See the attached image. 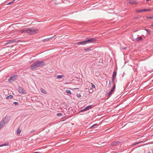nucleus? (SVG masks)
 Masks as SVG:
<instances>
[{"label": "nucleus", "mask_w": 153, "mask_h": 153, "mask_svg": "<svg viewBox=\"0 0 153 153\" xmlns=\"http://www.w3.org/2000/svg\"><path fill=\"white\" fill-rule=\"evenodd\" d=\"M119 142H118L117 141L114 142L113 143H112L111 144V145L112 146H114L117 144L118 143H120Z\"/></svg>", "instance_id": "obj_14"}, {"label": "nucleus", "mask_w": 153, "mask_h": 153, "mask_svg": "<svg viewBox=\"0 0 153 153\" xmlns=\"http://www.w3.org/2000/svg\"><path fill=\"white\" fill-rule=\"evenodd\" d=\"M115 88H112V89L111 90H112V91L114 92V91Z\"/></svg>", "instance_id": "obj_37"}, {"label": "nucleus", "mask_w": 153, "mask_h": 153, "mask_svg": "<svg viewBox=\"0 0 153 153\" xmlns=\"http://www.w3.org/2000/svg\"><path fill=\"white\" fill-rule=\"evenodd\" d=\"M7 38H11L10 37Z\"/></svg>", "instance_id": "obj_47"}, {"label": "nucleus", "mask_w": 153, "mask_h": 153, "mask_svg": "<svg viewBox=\"0 0 153 153\" xmlns=\"http://www.w3.org/2000/svg\"><path fill=\"white\" fill-rule=\"evenodd\" d=\"M126 47H125V48H123L122 49L123 50H125L126 49Z\"/></svg>", "instance_id": "obj_40"}, {"label": "nucleus", "mask_w": 153, "mask_h": 153, "mask_svg": "<svg viewBox=\"0 0 153 153\" xmlns=\"http://www.w3.org/2000/svg\"><path fill=\"white\" fill-rule=\"evenodd\" d=\"M93 91V90L92 89H90L89 90V92L90 93L92 92Z\"/></svg>", "instance_id": "obj_34"}, {"label": "nucleus", "mask_w": 153, "mask_h": 153, "mask_svg": "<svg viewBox=\"0 0 153 153\" xmlns=\"http://www.w3.org/2000/svg\"><path fill=\"white\" fill-rule=\"evenodd\" d=\"M141 143V142H137V143H133L132 144V146H134V145H136L137 144H138L139 143Z\"/></svg>", "instance_id": "obj_24"}, {"label": "nucleus", "mask_w": 153, "mask_h": 153, "mask_svg": "<svg viewBox=\"0 0 153 153\" xmlns=\"http://www.w3.org/2000/svg\"><path fill=\"white\" fill-rule=\"evenodd\" d=\"M64 76L63 75H57L56 78L58 79H60L63 78Z\"/></svg>", "instance_id": "obj_17"}, {"label": "nucleus", "mask_w": 153, "mask_h": 153, "mask_svg": "<svg viewBox=\"0 0 153 153\" xmlns=\"http://www.w3.org/2000/svg\"><path fill=\"white\" fill-rule=\"evenodd\" d=\"M58 37V36H56V37Z\"/></svg>", "instance_id": "obj_49"}, {"label": "nucleus", "mask_w": 153, "mask_h": 153, "mask_svg": "<svg viewBox=\"0 0 153 153\" xmlns=\"http://www.w3.org/2000/svg\"><path fill=\"white\" fill-rule=\"evenodd\" d=\"M79 89V88H74V90H75L77 89Z\"/></svg>", "instance_id": "obj_43"}, {"label": "nucleus", "mask_w": 153, "mask_h": 153, "mask_svg": "<svg viewBox=\"0 0 153 153\" xmlns=\"http://www.w3.org/2000/svg\"><path fill=\"white\" fill-rule=\"evenodd\" d=\"M97 125V124H94L93 125H92V126H91V127H90V128H94V127L95 126H96Z\"/></svg>", "instance_id": "obj_31"}, {"label": "nucleus", "mask_w": 153, "mask_h": 153, "mask_svg": "<svg viewBox=\"0 0 153 153\" xmlns=\"http://www.w3.org/2000/svg\"><path fill=\"white\" fill-rule=\"evenodd\" d=\"M86 110H87V109H85V108H84V109H82V110H81V112H82V111H86Z\"/></svg>", "instance_id": "obj_35"}, {"label": "nucleus", "mask_w": 153, "mask_h": 153, "mask_svg": "<svg viewBox=\"0 0 153 153\" xmlns=\"http://www.w3.org/2000/svg\"><path fill=\"white\" fill-rule=\"evenodd\" d=\"M91 84L92 85V87L93 88H95V85L93 84H92V83H91Z\"/></svg>", "instance_id": "obj_33"}, {"label": "nucleus", "mask_w": 153, "mask_h": 153, "mask_svg": "<svg viewBox=\"0 0 153 153\" xmlns=\"http://www.w3.org/2000/svg\"><path fill=\"white\" fill-rule=\"evenodd\" d=\"M115 88H112V89L111 90H112V91L114 92V91Z\"/></svg>", "instance_id": "obj_38"}, {"label": "nucleus", "mask_w": 153, "mask_h": 153, "mask_svg": "<svg viewBox=\"0 0 153 153\" xmlns=\"http://www.w3.org/2000/svg\"><path fill=\"white\" fill-rule=\"evenodd\" d=\"M136 38L140 39V38H141V37H137Z\"/></svg>", "instance_id": "obj_44"}, {"label": "nucleus", "mask_w": 153, "mask_h": 153, "mask_svg": "<svg viewBox=\"0 0 153 153\" xmlns=\"http://www.w3.org/2000/svg\"><path fill=\"white\" fill-rule=\"evenodd\" d=\"M18 90L19 92L22 94H25V91H24L23 89L21 87H19L18 88Z\"/></svg>", "instance_id": "obj_6"}, {"label": "nucleus", "mask_w": 153, "mask_h": 153, "mask_svg": "<svg viewBox=\"0 0 153 153\" xmlns=\"http://www.w3.org/2000/svg\"><path fill=\"white\" fill-rule=\"evenodd\" d=\"M13 96L11 95H10L7 96L6 97V99H9L12 98H13Z\"/></svg>", "instance_id": "obj_15"}, {"label": "nucleus", "mask_w": 153, "mask_h": 153, "mask_svg": "<svg viewBox=\"0 0 153 153\" xmlns=\"http://www.w3.org/2000/svg\"><path fill=\"white\" fill-rule=\"evenodd\" d=\"M13 104L16 105H19L18 102H13Z\"/></svg>", "instance_id": "obj_25"}, {"label": "nucleus", "mask_w": 153, "mask_h": 153, "mask_svg": "<svg viewBox=\"0 0 153 153\" xmlns=\"http://www.w3.org/2000/svg\"><path fill=\"white\" fill-rule=\"evenodd\" d=\"M66 92L69 95L71 94L72 93L71 92V91L70 90H66Z\"/></svg>", "instance_id": "obj_18"}, {"label": "nucleus", "mask_w": 153, "mask_h": 153, "mask_svg": "<svg viewBox=\"0 0 153 153\" xmlns=\"http://www.w3.org/2000/svg\"><path fill=\"white\" fill-rule=\"evenodd\" d=\"M17 39H15L10 40L8 41V42L5 43L6 45H7L9 43H11L14 42H16L18 41L17 40Z\"/></svg>", "instance_id": "obj_7"}, {"label": "nucleus", "mask_w": 153, "mask_h": 153, "mask_svg": "<svg viewBox=\"0 0 153 153\" xmlns=\"http://www.w3.org/2000/svg\"><path fill=\"white\" fill-rule=\"evenodd\" d=\"M38 31L36 29L33 28H24L20 31V32L27 33L30 35H32L36 33Z\"/></svg>", "instance_id": "obj_1"}, {"label": "nucleus", "mask_w": 153, "mask_h": 153, "mask_svg": "<svg viewBox=\"0 0 153 153\" xmlns=\"http://www.w3.org/2000/svg\"><path fill=\"white\" fill-rule=\"evenodd\" d=\"M151 26H153V24H151Z\"/></svg>", "instance_id": "obj_45"}, {"label": "nucleus", "mask_w": 153, "mask_h": 153, "mask_svg": "<svg viewBox=\"0 0 153 153\" xmlns=\"http://www.w3.org/2000/svg\"><path fill=\"white\" fill-rule=\"evenodd\" d=\"M9 117L8 116L5 117L2 119L1 121L4 123L6 124L9 122Z\"/></svg>", "instance_id": "obj_4"}, {"label": "nucleus", "mask_w": 153, "mask_h": 153, "mask_svg": "<svg viewBox=\"0 0 153 153\" xmlns=\"http://www.w3.org/2000/svg\"><path fill=\"white\" fill-rule=\"evenodd\" d=\"M129 3L130 4H137V2H136L132 0H130L129 1Z\"/></svg>", "instance_id": "obj_9"}, {"label": "nucleus", "mask_w": 153, "mask_h": 153, "mask_svg": "<svg viewBox=\"0 0 153 153\" xmlns=\"http://www.w3.org/2000/svg\"><path fill=\"white\" fill-rule=\"evenodd\" d=\"M91 49V48H85L84 49V50L85 51H87L88 50H90Z\"/></svg>", "instance_id": "obj_27"}, {"label": "nucleus", "mask_w": 153, "mask_h": 153, "mask_svg": "<svg viewBox=\"0 0 153 153\" xmlns=\"http://www.w3.org/2000/svg\"><path fill=\"white\" fill-rule=\"evenodd\" d=\"M91 105H89L88 106L86 107L85 108V109H87V110H88L90 108H91Z\"/></svg>", "instance_id": "obj_22"}, {"label": "nucleus", "mask_w": 153, "mask_h": 153, "mask_svg": "<svg viewBox=\"0 0 153 153\" xmlns=\"http://www.w3.org/2000/svg\"><path fill=\"white\" fill-rule=\"evenodd\" d=\"M95 39H89L88 40L85 41L80 42H78L77 43V44L78 45H84L87 43L88 42L89 43H93L95 41Z\"/></svg>", "instance_id": "obj_3"}, {"label": "nucleus", "mask_w": 153, "mask_h": 153, "mask_svg": "<svg viewBox=\"0 0 153 153\" xmlns=\"http://www.w3.org/2000/svg\"><path fill=\"white\" fill-rule=\"evenodd\" d=\"M16 76L15 75H13V76L10 77L8 79L9 82H13L16 79Z\"/></svg>", "instance_id": "obj_5"}, {"label": "nucleus", "mask_w": 153, "mask_h": 153, "mask_svg": "<svg viewBox=\"0 0 153 153\" xmlns=\"http://www.w3.org/2000/svg\"><path fill=\"white\" fill-rule=\"evenodd\" d=\"M5 125V124L1 121V122L0 123V130L4 127Z\"/></svg>", "instance_id": "obj_11"}, {"label": "nucleus", "mask_w": 153, "mask_h": 153, "mask_svg": "<svg viewBox=\"0 0 153 153\" xmlns=\"http://www.w3.org/2000/svg\"><path fill=\"white\" fill-rule=\"evenodd\" d=\"M135 39L137 41H138L142 39Z\"/></svg>", "instance_id": "obj_39"}, {"label": "nucleus", "mask_w": 153, "mask_h": 153, "mask_svg": "<svg viewBox=\"0 0 153 153\" xmlns=\"http://www.w3.org/2000/svg\"><path fill=\"white\" fill-rule=\"evenodd\" d=\"M143 11H149L151 10V9H143Z\"/></svg>", "instance_id": "obj_29"}, {"label": "nucleus", "mask_w": 153, "mask_h": 153, "mask_svg": "<svg viewBox=\"0 0 153 153\" xmlns=\"http://www.w3.org/2000/svg\"><path fill=\"white\" fill-rule=\"evenodd\" d=\"M143 11V9L138 10L136 11V12L137 13L142 12Z\"/></svg>", "instance_id": "obj_19"}, {"label": "nucleus", "mask_w": 153, "mask_h": 153, "mask_svg": "<svg viewBox=\"0 0 153 153\" xmlns=\"http://www.w3.org/2000/svg\"><path fill=\"white\" fill-rule=\"evenodd\" d=\"M15 1V0H13L12 1H11V2H9V3H8L7 4V5H10V4H13L14 2Z\"/></svg>", "instance_id": "obj_26"}, {"label": "nucleus", "mask_w": 153, "mask_h": 153, "mask_svg": "<svg viewBox=\"0 0 153 153\" xmlns=\"http://www.w3.org/2000/svg\"><path fill=\"white\" fill-rule=\"evenodd\" d=\"M148 153H150V152H148Z\"/></svg>", "instance_id": "obj_48"}, {"label": "nucleus", "mask_w": 153, "mask_h": 153, "mask_svg": "<svg viewBox=\"0 0 153 153\" xmlns=\"http://www.w3.org/2000/svg\"><path fill=\"white\" fill-rule=\"evenodd\" d=\"M109 87H110L111 85V82H110L108 85Z\"/></svg>", "instance_id": "obj_36"}, {"label": "nucleus", "mask_w": 153, "mask_h": 153, "mask_svg": "<svg viewBox=\"0 0 153 153\" xmlns=\"http://www.w3.org/2000/svg\"><path fill=\"white\" fill-rule=\"evenodd\" d=\"M146 31H147V32H148V33L149 34H150V33H151V31L149 30V29H147V28H146V29H144Z\"/></svg>", "instance_id": "obj_20"}, {"label": "nucleus", "mask_w": 153, "mask_h": 153, "mask_svg": "<svg viewBox=\"0 0 153 153\" xmlns=\"http://www.w3.org/2000/svg\"><path fill=\"white\" fill-rule=\"evenodd\" d=\"M76 96L77 97H78V98H79L80 97H81V95H80V94H76Z\"/></svg>", "instance_id": "obj_32"}, {"label": "nucleus", "mask_w": 153, "mask_h": 153, "mask_svg": "<svg viewBox=\"0 0 153 153\" xmlns=\"http://www.w3.org/2000/svg\"><path fill=\"white\" fill-rule=\"evenodd\" d=\"M117 74V72L116 71H114L113 74V78H112V81L113 82H114V80L115 79L114 77L116 76Z\"/></svg>", "instance_id": "obj_8"}, {"label": "nucleus", "mask_w": 153, "mask_h": 153, "mask_svg": "<svg viewBox=\"0 0 153 153\" xmlns=\"http://www.w3.org/2000/svg\"><path fill=\"white\" fill-rule=\"evenodd\" d=\"M141 16H137L134 19H138V18H141Z\"/></svg>", "instance_id": "obj_30"}, {"label": "nucleus", "mask_w": 153, "mask_h": 153, "mask_svg": "<svg viewBox=\"0 0 153 153\" xmlns=\"http://www.w3.org/2000/svg\"><path fill=\"white\" fill-rule=\"evenodd\" d=\"M65 84H68V82H66L65 83Z\"/></svg>", "instance_id": "obj_46"}, {"label": "nucleus", "mask_w": 153, "mask_h": 153, "mask_svg": "<svg viewBox=\"0 0 153 153\" xmlns=\"http://www.w3.org/2000/svg\"><path fill=\"white\" fill-rule=\"evenodd\" d=\"M44 64V62L42 61H36L32 65L30 66V68L32 70L37 68L43 65Z\"/></svg>", "instance_id": "obj_2"}, {"label": "nucleus", "mask_w": 153, "mask_h": 153, "mask_svg": "<svg viewBox=\"0 0 153 153\" xmlns=\"http://www.w3.org/2000/svg\"><path fill=\"white\" fill-rule=\"evenodd\" d=\"M54 36H52V37H51L49 38H50V39H51V38H52L53 37H54Z\"/></svg>", "instance_id": "obj_42"}, {"label": "nucleus", "mask_w": 153, "mask_h": 153, "mask_svg": "<svg viewBox=\"0 0 153 153\" xmlns=\"http://www.w3.org/2000/svg\"><path fill=\"white\" fill-rule=\"evenodd\" d=\"M21 129H20V128H18L17 130V134L18 135H19L21 132Z\"/></svg>", "instance_id": "obj_12"}, {"label": "nucleus", "mask_w": 153, "mask_h": 153, "mask_svg": "<svg viewBox=\"0 0 153 153\" xmlns=\"http://www.w3.org/2000/svg\"><path fill=\"white\" fill-rule=\"evenodd\" d=\"M113 88H115V85H114L113 86Z\"/></svg>", "instance_id": "obj_41"}, {"label": "nucleus", "mask_w": 153, "mask_h": 153, "mask_svg": "<svg viewBox=\"0 0 153 153\" xmlns=\"http://www.w3.org/2000/svg\"><path fill=\"white\" fill-rule=\"evenodd\" d=\"M146 18L147 19H153V16H151V17H148V16H147L146 17Z\"/></svg>", "instance_id": "obj_28"}, {"label": "nucleus", "mask_w": 153, "mask_h": 153, "mask_svg": "<svg viewBox=\"0 0 153 153\" xmlns=\"http://www.w3.org/2000/svg\"><path fill=\"white\" fill-rule=\"evenodd\" d=\"M9 145V143H4L0 145V147H2L4 146H8Z\"/></svg>", "instance_id": "obj_16"}, {"label": "nucleus", "mask_w": 153, "mask_h": 153, "mask_svg": "<svg viewBox=\"0 0 153 153\" xmlns=\"http://www.w3.org/2000/svg\"><path fill=\"white\" fill-rule=\"evenodd\" d=\"M40 91H41L43 93L45 94H47V92L44 89L42 88H40Z\"/></svg>", "instance_id": "obj_13"}, {"label": "nucleus", "mask_w": 153, "mask_h": 153, "mask_svg": "<svg viewBox=\"0 0 153 153\" xmlns=\"http://www.w3.org/2000/svg\"><path fill=\"white\" fill-rule=\"evenodd\" d=\"M50 40V39H43L42 41L44 42H46L47 41H48Z\"/></svg>", "instance_id": "obj_21"}, {"label": "nucleus", "mask_w": 153, "mask_h": 153, "mask_svg": "<svg viewBox=\"0 0 153 153\" xmlns=\"http://www.w3.org/2000/svg\"><path fill=\"white\" fill-rule=\"evenodd\" d=\"M113 91L112 90H111V91L109 92L107 94V95L109 97L111 96V95L112 94Z\"/></svg>", "instance_id": "obj_10"}, {"label": "nucleus", "mask_w": 153, "mask_h": 153, "mask_svg": "<svg viewBox=\"0 0 153 153\" xmlns=\"http://www.w3.org/2000/svg\"><path fill=\"white\" fill-rule=\"evenodd\" d=\"M56 115L58 116H61L62 115V113H58Z\"/></svg>", "instance_id": "obj_23"}]
</instances>
